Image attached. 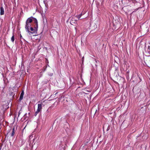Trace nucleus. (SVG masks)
Returning a JSON list of instances; mask_svg holds the SVG:
<instances>
[{"mask_svg":"<svg viewBox=\"0 0 150 150\" xmlns=\"http://www.w3.org/2000/svg\"><path fill=\"white\" fill-rule=\"evenodd\" d=\"M38 23L37 19L33 17L28 18L26 20L25 28L26 31L29 32V29L30 27L35 25Z\"/></svg>","mask_w":150,"mask_h":150,"instance_id":"nucleus-1","label":"nucleus"},{"mask_svg":"<svg viewBox=\"0 0 150 150\" xmlns=\"http://www.w3.org/2000/svg\"><path fill=\"white\" fill-rule=\"evenodd\" d=\"M33 134L30 135L28 137V142L29 145L32 148L38 139V138H37V137H34V138H33Z\"/></svg>","mask_w":150,"mask_h":150,"instance_id":"nucleus-2","label":"nucleus"},{"mask_svg":"<svg viewBox=\"0 0 150 150\" xmlns=\"http://www.w3.org/2000/svg\"><path fill=\"white\" fill-rule=\"evenodd\" d=\"M38 29V24L37 23L35 25H34L31 27H30V28L29 29V32H28L30 35L34 33H37Z\"/></svg>","mask_w":150,"mask_h":150,"instance_id":"nucleus-3","label":"nucleus"},{"mask_svg":"<svg viewBox=\"0 0 150 150\" xmlns=\"http://www.w3.org/2000/svg\"><path fill=\"white\" fill-rule=\"evenodd\" d=\"M69 79L70 80V86H72L74 84L76 85V83L74 77L71 76H69Z\"/></svg>","mask_w":150,"mask_h":150,"instance_id":"nucleus-4","label":"nucleus"},{"mask_svg":"<svg viewBox=\"0 0 150 150\" xmlns=\"http://www.w3.org/2000/svg\"><path fill=\"white\" fill-rule=\"evenodd\" d=\"M42 109V104H38V109L35 113L34 115L35 116H36L38 114L40 111Z\"/></svg>","mask_w":150,"mask_h":150,"instance_id":"nucleus-5","label":"nucleus"},{"mask_svg":"<svg viewBox=\"0 0 150 150\" xmlns=\"http://www.w3.org/2000/svg\"><path fill=\"white\" fill-rule=\"evenodd\" d=\"M23 137H21L18 143L20 146H22L25 143V141L23 139Z\"/></svg>","mask_w":150,"mask_h":150,"instance_id":"nucleus-6","label":"nucleus"},{"mask_svg":"<svg viewBox=\"0 0 150 150\" xmlns=\"http://www.w3.org/2000/svg\"><path fill=\"white\" fill-rule=\"evenodd\" d=\"M24 94V92L23 91H22L19 98V100L20 101H21V100H22L23 98V95Z\"/></svg>","mask_w":150,"mask_h":150,"instance_id":"nucleus-7","label":"nucleus"},{"mask_svg":"<svg viewBox=\"0 0 150 150\" xmlns=\"http://www.w3.org/2000/svg\"><path fill=\"white\" fill-rule=\"evenodd\" d=\"M4 14V10L3 7H1L0 8V15H2Z\"/></svg>","mask_w":150,"mask_h":150,"instance_id":"nucleus-8","label":"nucleus"},{"mask_svg":"<svg viewBox=\"0 0 150 150\" xmlns=\"http://www.w3.org/2000/svg\"><path fill=\"white\" fill-rule=\"evenodd\" d=\"M15 128H13L12 130V132L11 134V137H13L14 135L15 134Z\"/></svg>","mask_w":150,"mask_h":150,"instance_id":"nucleus-9","label":"nucleus"},{"mask_svg":"<svg viewBox=\"0 0 150 150\" xmlns=\"http://www.w3.org/2000/svg\"><path fill=\"white\" fill-rule=\"evenodd\" d=\"M14 40H15L14 36L13 35H13L12 36V37L11 38V40L12 42H14Z\"/></svg>","mask_w":150,"mask_h":150,"instance_id":"nucleus-10","label":"nucleus"},{"mask_svg":"<svg viewBox=\"0 0 150 150\" xmlns=\"http://www.w3.org/2000/svg\"><path fill=\"white\" fill-rule=\"evenodd\" d=\"M46 69V68H45V69H44V70L43 71H42L40 73V77H41L42 76V73H43V72H44L45 71V69Z\"/></svg>","mask_w":150,"mask_h":150,"instance_id":"nucleus-11","label":"nucleus"},{"mask_svg":"<svg viewBox=\"0 0 150 150\" xmlns=\"http://www.w3.org/2000/svg\"><path fill=\"white\" fill-rule=\"evenodd\" d=\"M20 39H23V40L26 41V42H27V41H26L23 38H22V35H21V34L20 35Z\"/></svg>","mask_w":150,"mask_h":150,"instance_id":"nucleus-12","label":"nucleus"},{"mask_svg":"<svg viewBox=\"0 0 150 150\" xmlns=\"http://www.w3.org/2000/svg\"><path fill=\"white\" fill-rule=\"evenodd\" d=\"M76 17H77L79 19H80V18L81 17L79 15H77L76 16Z\"/></svg>","mask_w":150,"mask_h":150,"instance_id":"nucleus-13","label":"nucleus"},{"mask_svg":"<svg viewBox=\"0 0 150 150\" xmlns=\"http://www.w3.org/2000/svg\"><path fill=\"white\" fill-rule=\"evenodd\" d=\"M84 61V57H82V59H81V61H82V63H83Z\"/></svg>","mask_w":150,"mask_h":150,"instance_id":"nucleus-14","label":"nucleus"},{"mask_svg":"<svg viewBox=\"0 0 150 150\" xmlns=\"http://www.w3.org/2000/svg\"><path fill=\"white\" fill-rule=\"evenodd\" d=\"M21 110H20L19 112H18V117L21 114Z\"/></svg>","mask_w":150,"mask_h":150,"instance_id":"nucleus-15","label":"nucleus"},{"mask_svg":"<svg viewBox=\"0 0 150 150\" xmlns=\"http://www.w3.org/2000/svg\"><path fill=\"white\" fill-rule=\"evenodd\" d=\"M110 129V126L109 125L107 127V131H108Z\"/></svg>","mask_w":150,"mask_h":150,"instance_id":"nucleus-16","label":"nucleus"},{"mask_svg":"<svg viewBox=\"0 0 150 150\" xmlns=\"http://www.w3.org/2000/svg\"><path fill=\"white\" fill-rule=\"evenodd\" d=\"M65 140V141H66V142H65L66 144L67 142V139L66 138H64V140Z\"/></svg>","mask_w":150,"mask_h":150,"instance_id":"nucleus-17","label":"nucleus"},{"mask_svg":"<svg viewBox=\"0 0 150 150\" xmlns=\"http://www.w3.org/2000/svg\"><path fill=\"white\" fill-rule=\"evenodd\" d=\"M53 75V74L52 73H50L49 74V75L50 76H52Z\"/></svg>","mask_w":150,"mask_h":150,"instance_id":"nucleus-18","label":"nucleus"},{"mask_svg":"<svg viewBox=\"0 0 150 150\" xmlns=\"http://www.w3.org/2000/svg\"><path fill=\"white\" fill-rule=\"evenodd\" d=\"M84 13L83 14L82 13H81V14H80L79 15L81 17L83 15H84Z\"/></svg>","mask_w":150,"mask_h":150,"instance_id":"nucleus-19","label":"nucleus"},{"mask_svg":"<svg viewBox=\"0 0 150 150\" xmlns=\"http://www.w3.org/2000/svg\"><path fill=\"white\" fill-rule=\"evenodd\" d=\"M103 133H105V131H104V127L103 126Z\"/></svg>","mask_w":150,"mask_h":150,"instance_id":"nucleus-20","label":"nucleus"},{"mask_svg":"<svg viewBox=\"0 0 150 150\" xmlns=\"http://www.w3.org/2000/svg\"><path fill=\"white\" fill-rule=\"evenodd\" d=\"M1 148H2V146H0V150H1Z\"/></svg>","mask_w":150,"mask_h":150,"instance_id":"nucleus-21","label":"nucleus"},{"mask_svg":"<svg viewBox=\"0 0 150 150\" xmlns=\"http://www.w3.org/2000/svg\"><path fill=\"white\" fill-rule=\"evenodd\" d=\"M98 61H97V60H96V63H97Z\"/></svg>","mask_w":150,"mask_h":150,"instance_id":"nucleus-22","label":"nucleus"},{"mask_svg":"<svg viewBox=\"0 0 150 150\" xmlns=\"http://www.w3.org/2000/svg\"><path fill=\"white\" fill-rule=\"evenodd\" d=\"M30 112H29L28 113V115H30Z\"/></svg>","mask_w":150,"mask_h":150,"instance_id":"nucleus-23","label":"nucleus"},{"mask_svg":"<svg viewBox=\"0 0 150 150\" xmlns=\"http://www.w3.org/2000/svg\"><path fill=\"white\" fill-rule=\"evenodd\" d=\"M20 41V42H21V43H22V41H21V40Z\"/></svg>","mask_w":150,"mask_h":150,"instance_id":"nucleus-24","label":"nucleus"},{"mask_svg":"<svg viewBox=\"0 0 150 150\" xmlns=\"http://www.w3.org/2000/svg\"><path fill=\"white\" fill-rule=\"evenodd\" d=\"M129 70L128 71H127V73H129Z\"/></svg>","mask_w":150,"mask_h":150,"instance_id":"nucleus-25","label":"nucleus"},{"mask_svg":"<svg viewBox=\"0 0 150 150\" xmlns=\"http://www.w3.org/2000/svg\"><path fill=\"white\" fill-rule=\"evenodd\" d=\"M27 115V113H26V114H25V115Z\"/></svg>","mask_w":150,"mask_h":150,"instance_id":"nucleus-26","label":"nucleus"},{"mask_svg":"<svg viewBox=\"0 0 150 150\" xmlns=\"http://www.w3.org/2000/svg\"><path fill=\"white\" fill-rule=\"evenodd\" d=\"M95 65H96V66H97V65L96 64Z\"/></svg>","mask_w":150,"mask_h":150,"instance_id":"nucleus-27","label":"nucleus"}]
</instances>
